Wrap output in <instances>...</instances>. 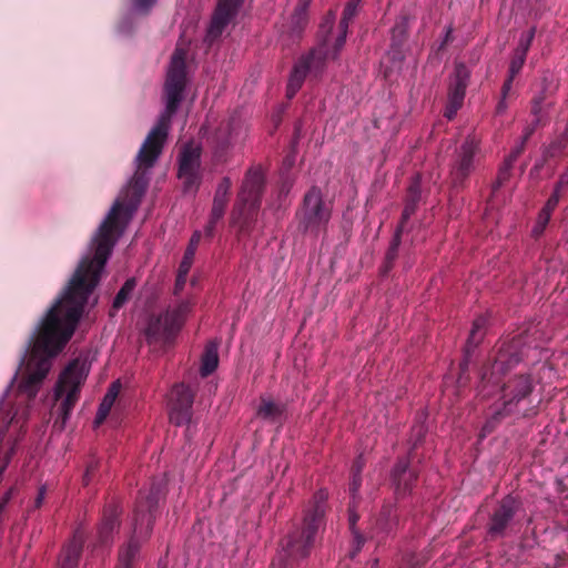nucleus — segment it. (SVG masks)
<instances>
[{
	"instance_id": "obj_33",
	"label": "nucleus",
	"mask_w": 568,
	"mask_h": 568,
	"mask_svg": "<svg viewBox=\"0 0 568 568\" xmlns=\"http://www.w3.org/2000/svg\"><path fill=\"white\" fill-rule=\"evenodd\" d=\"M156 0H134V9L140 12H148Z\"/></svg>"
},
{
	"instance_id": "obj_21",
	"label": "nucleus",
	"mask_w": 568,
	"mask_h": 568,
	"mask_svg": "<svg viewBox=\"0 0 568 568\" xmlns=\"http://www.w3.org/2000/svg\"><path fill=\"white\" fill-rule=\"evenodd\" d=\"M120 389H121L120 382L116 381L111 384V386L109 387L106 394L104 395V397L99 406V409H98V413H97V416L94 419L95 426L101 425L105 420L106 416L109 415V413L120 393Z\"/></svg>"
},
{
	"instance_id": "obj_5",
	"label": "nucleus",
	"mask_w": 568,
	"mask_h": 568,
	"mask_svg": "<svg viewBox=\"0 0 568 568\" xmlns=\"http://www.w3.org/2000/svg\"><path fill=\"white\" fill-rule=\"evenodd\" d=\"M190 312V303L182 302L164 314L151 318L145 329L148 341L150 343L158 341L169 342L181 329Z\"/></svg>"
},
{
	"instance_id": "obj_27",
	"label": "nucleus",
	"mask_w": 568,
	"mask_h": 568,
	"mask_svg": "<svg viewBox=\"0 0 568 568\" xmlns=\"http://www.w3.org/2000/svg\"><path fill=\"white\" fill-rule=\"evenodd\" d=\"M348 520H349V526H351L352 532L354 535L355 541L357 544V550H358V549H361V547L364 544V538L355 529V525H356V523L358 520V516L355 513V501L354 500L352 501V504H351V506L348 508Z\"/></svg>"
},
{
	"instance_id": "obj_31",
	"label": "nucleus",
	"mask_w": 568,
	"mask_h": 568,
	"mask_svg": "<svg viewBox=\"0 0 568 568\" xmlns=\"http://www.w3.org/2000/svg\"><path fill=\"white\" fill-rule=\"evenodd\" d=\"M400 232H402V226H399L397 229V231L395 232L394 239H393L389 250L387 252L386 257L388 261H393L396 257V254H397V251H398V247L400 244Z\"/></svg>"
},
{
	"instance_id": "obj_29",
	"label": "nucleus",
	"mask_w": 568,
	"mask_h": 568,
	"mask_svg": "<svg viewBox=\"0 0 568 568\" xmlns=\"http://www.w3.org/2000/svg\"><path fill=\"white\" fill-rule=\"evenodd\" d=\"M535 32L536 29L531 28L526 34H523L519 39L518 47L515 49V52L527 57V52L529 51V48L534 40Z\"/></svg>"
},
{
	"instance_id": "obj_20",
	"label": "nucleus",
	"mask_w": 568,
	"mask_h": 568,
	"mask_svg": "<svg viewBox=\"0 0 568 568\" xmlns=\"http://www.w3.org/2000/svg\"><path fill=\"white\" fill-rule=\"evenodd\" d=\"M231 190V180L229 178L222 179L219 183L212 205V216L214 220H220L225 211V207L229 202V194Z\"/></svg>"
},
{
	"instance_id": "obj_30",
	"label": "nucleus",
	"mask_w": 568,
	"mask_h": 568,
	"mask_svg": "<svg viewBox=\"0 0 568 568\" xmlns=\"http://www.w3.org/2000/svg\"><path fill=\"white\" fill-rule=\"evenodd\" d=\"M526 61V55H523L520 53H517L514 51V55L510 61L509 65V74L510 77L515 78L523 69Z\"/></svg>"
},
{
	"instance_id": "obj_42",
	"label": "nucleus",
	"mask_w": 568,
	"mask_h": 568,
	"mask_svg": "<svg viewBox=\"0 0 568 568\" xmlns=\"http://www.w3.org/2000/svg\"><path fill=\"white\" fill-rule=\"evenodd\" d=\"M493 428L494 426L490 423L485 424L480 430L479 438L484 439L488 434L493 432Z\"/></svg>"
},
{
	"instance_id": "obj_6",
	"label": "nucleus",
	"mask_w": 568,
	"mask_h": 568,
	"mask_svg": "<svg viewBox=\"0 0 568 568\" xmlns=\"http://www.w3.org/2000/svg\"><path fill=\"white\" fill-rule=\"evenodd\" d=\"M332 207L323 199L318 187H312L304 196L303 206L298 213L300 224L304 231L318 230L328 223Z\"/></svg>"
},
{
	"instance_id": "obj_44",
	"label": "nucleus",
	"mask_w": 568,
	"mask_h": 568,
	"mask_svg": "<svg viewBox=\"0 0 568 568\" xmlns=\"http://www.w3.org/2000/svg\"><path fill=\"white\" fill-rule=\"evenodd\" d=\"M44 496H45V488L41 487L39 489L38 496L36 498V507H40L42 505Z\"/></svg>"
},
{
	"instance_id": "obj_16",
	"label": "nucleus",
	"mask_w": 568,
	"mask_h": 568,
	"mask_svg": "<svg viewBox=\"0 0 568 568\" xmlns=\"http://www.w3.org/2000/svg\"><path fill=\"white\" fill-rule=\"evenodd\" d=\"M516 513V501L507 496L500 503L499 508L494 513L489 525V534L500 535Z\"/></svg>"
},
{
	"instance_id": "obj_10",
	"label": "nucleus",
	"mask_w": 568,
	"mask_h": 568,
	"mask_svg": "<svg viewBox=\"0 0 568 568\" xmlns=\"http://www.w3.org/2000/svg\"><path fill=\"white\" fill-rule=\"evenodd\" d=\"M470 71L465 63H456L448 88V101L444 115L453 120L462 108L469 82Z\"/></svg>"
},
{
	"instance_id": "obj_7",
	"label": "nucleus",
	"mask_w": 568,
	"mask_h": 568,
	"mask_svg": "<svg viewBox=\"0 0 568 568\" xmlns=\"http://www.w3.org/2000/svg\"><path fill=\"white\" fill-rule=\"evenodd\" d=\"M263 187V170L260 166L251 168L243 180L233 214L236 212L240 215L254 213L260 206Z\"/></svg>"
},
{
	"instance_id": "obj_3",
	"label": "nucleus",
	"mask_w": 568,
	"mask_h": 568,
	"mask_svg": "<svg viewBox=\"0 0 568 568\" xmlns=\"http://www.w3.org/2000/svg\"><path fill=\"white\" fill-rule=\"evenodd\" d=\"M90 372L85 359L75 358L61 372L55 385L54 396L61 399L62 422L65 423L75 403L79 400L81 387Z\"/></svg>"
},
{
	"instance_id": "obj_26",
	"label": "nucleus",
	"mask_w": 568,
	"mask_h": 568,
	"mask_svg": "<svg viewBox=\"0 0 568 568\" xmlns=\"http://www.w3.org/2000/svg\"><path fill=\"white\" fill-rule=\"evenodd\" d=\"M311 4V0H298L294 13L292 16V22L297 27H303L307 21V10Z\"/></svg>"
},
{
	"instance_id": "obj_23",
	"label": "nucleus",
	"mask_w": 568,
	"mask_h": 568,
	"mask_svg": "<svg viewBox=\"0 0 568 568\" xmlns=\"http://www.w3.org/2000/svg\"><path fill=\"white\" fill-rule=\"evenodd\" d=\"M81 552V540L73 539L59 557V568H77Z\"/></svg>"
},
{
	"instance_id": "obj_45",
	"label": "nucleus",
	"mask_w": 568,
	"mask_h": 568,
	"mask_svg": "<svg viewBox=\"0 0 568 568\" xmlns=\"http://www.w3.org/2000/svg\"><path fill=\"white\" fill-rule=\"evenodd\" d=\"M506 109H507L506 99H504V97H501L500 101L498 102V104L496 106V112L501 114L506 111Z\"/></svg>"
},
{
	"instance_id": "obj_14",
	"label": "nucleus",
	"mask_w": 568,
	"mask_h": 568,
	"mask_svg": "<svg viewBox=\"0 0 568 568\" xmlns=\"http://www.w3.org/2000/svg\"><path fill=\"white\" fill-rule=\"evenodd\" d=\"M120 514V506L115 503L104 507L102 519L98 527V538L101 545H108L112 541L114 532L119 528Z\"/></svg>"
},
{
	"instance_id": "obj_41",
	"label": "nucleus",
	"mask_w": 568,
	"mask_h": 568,
	"mask_svg": "<svg viewBox=\"0 0 568 568\" xmlns=\"http://www.w3.org/2000/svg\"><path fill=\"white\" fill-rule=\"evenodd\" d=\"M219 220H214L213 216L211 215V219L207 223V225L205 226V233L207 236H212L213 234V231H214V227H215V224Z\"/></svg>"
},
{
	"instance_id": "obj_47",
	"label": "nucleus",
	"mask_w": 568,
	"mask_h": 568,
	"mask_svg": "<svg viewBox=\"0 0 568 568\" xmlns=\"http://www.w3.org/2000/svg\"><path fill=\"white\" fill-rule=\"evenodd\" d=\"M520 151H521V148H520V149H518V150H516V152H514V153L509 156V159H508V161H507V166H510V165H511V163L516 160V158H517V155L520 153Z\"/></svg>"
},
{
	"instance_id": "obj_13",
	"label": "nucleus",
	"mask_w": 568,
	"mask_h": 568,
	"mask_svg": "<svg viewBox=\"0 0 568 568\" xmlns=\"http://www.w3.org/2000/svg\"><path fill=\"white\" fill-rule=\"evenodd\" d=\"M359 2L361 0H348L343 11L337 36L333 37L332 34H327L324 38V40H328L333 57H338L345 44L349 22L356 16Z\"/></svg>"
},
{
	"instance_id": "obj_22",
	"label": "nucleus",
	"mask_w": 568,
	"mask_h": 568,
	"mask_svg": "<svg viewBox=\"0 0 568 568\" xmlns=\"http://www.w3.org/2000/svg\"><path fill=\"white\" fill-rule=\"evenodd\" d=\"M219 365V352L216 343H209L205 346L204 353L201 358L200 374L206 377L212 374Z\"/></svg>"
},
{
	"instance_id": "obj_19",
	"label": "nucleus",
	"mask_w": 568,
	"mask_h": 568,
	"mask_svg": "<svg viewBox=\"0 0 568 568\" xmlns=\"http://www.w3.org/2000/svg\"><path fill=\"white\" fill-rule=\"evenodd\" d=\"M285 413V405L273 400L271 397L262 396L256 408V417L270 423L281 422Z\"/></svg>"
},
{
	"instance_id": "obj_34",
	"label": "nucleus",
	"mask_w": 568,
	"mask_h": 568,
	"mask_svg": "<svg viewBox=\"0 0 568 568\" xmlns=\"http://www.w3.org/2000/svg\"><path fill=\"white\" fill-rule=\"evenodd\" d=\"M559 199H560V193H558V190H554L552 194L546 202L544 209L552 212L556 209V206L558 205Z\"/></svg>"
},
{
	"instance_id": "obj_46",
	"label": "nucleus",
	"mask_w": 568,
	"mask_h": 568,
	"mask_svg": "<svg viewBox=\"0 0 568 568\" xmlns=\"http://www.w3.org/2000/svg\"><path fill=\"white\" fill-rule=\"evenodd\" d=\"M481 326L480 320H477L474 322L473 329L470 332V339H474L476 337L477 329Z\"/></svg>"
},
{
	"instance_id": "obj_48",
	"label": "nucleus",
	"mask_w": 568,
	"mask_h": 568,
	"mask_svg": "<svg viewBox=\"0 0 568 568\" xmlns=\"http://www.w3.org/2000/svg\"><path fill=\"white\" fill-rule=\"evenodd\" d=\"M452 32H453V28L448 27L446 30V34H445V42H448L450 40Z\"/></svg>"
},
{
	"instance_id": "obj_32",
	"label": "nucleus",
	"mask_w": 568,
	"mask_h": 568,
	"mask_svg": "<svg viewBox=\"0 0 568 568\" xmlns=\"http://www.w3.org/2000/svg\"><path fill=\"white\" fill-rule=\"evenodd\" d=\"M195 253H192L191 251H185L182 262L179 266V271H182L183 273H189L191 270V266L194 261Z\"/></svg>"
},
{
	"instance_id": "obj_39",
	"label": "nucleus",
	"mask_w": 568,
	"mask_h": 568,
	"mask_svg": "<svg viewBox=\"0 0 568 568\" xmlns=\"http://www.w3.org/2000/svg\"><path fill=\"white\" fill-rule=\"evenodd\" d=\"M567 185H568V173H567V174H562V175L559 178V180H558V182H557V184H556V186H555V190H558V193H560V191H561L565 186H567Z\"/></svg>"
},
{
	"instance_id": "obj_28",
	"label": "nucleus",
	"mask_w": 568,
	"mask_h": 568,
	"mask_svg": "<svg viewBox=\"0 0 568 568\" xmlns=\"http://www.w3.org/2000/svg\"><path fill=\"white\" fill-rule=\"evenodd\" d=\"M363 466H364V464H363L362 460H357L356 462V465H355L356 469H355V471L353 474V478H352V480L349 483V493H351L352 499L354 501H355V498H356L357 493H358L359 487H361L362 479H361V475L359 474H361V471L363 469Z\"/></svg>"
},
{
	"instance_id": "obj_4",
	"label": "nucleus",
	"mask_w": 568,
	"mask_h": 568,
	"mask_svg": "<svg viewBox=\"0 0 568 568\" xmlns=\"http://www.w3.org/2000/svg\"><path fill=\"white\" fill-rule=\"evenodd\" d=\"M337 57L332 55V49L328 40H323L308 54L301 57L291 71L286 87V97L292 99L302 88L308 73L315 77L320 75L328 61L336 60Z\"/></svg>"
},
{
	"instance_id": "obj_1",
	"label": "nucleus",
	"mask_w": 568,
	"mask_h": 568,
	"mask_svg": "<svg viewBox=\"0 0 568 568\" xmlns=\"http://www.w3.org/2000/svg\"><path fill=\"white\" fill-rule=\"evenodd\" d=\"M327 497L323 489L314 494L305 509L302 528L292 531L282 545L288 558L298 560L308 556L325 515Z\"/></svg>"
},
{
	"instance_id": "obj_25",
	"label": "nucleus",
	"mask_w": 568,
	"mask_h": 568,
	"mask_svg": "<svg viewBox=\"0 0 568 568\" xmlns=\"http://www.w3.org/2000/svg\"><path fill=\"white\" fill-rule=\"evenodd\" d=\"M135 285L136 283L134 278H129L125 281L123 286L114 297L113 308L119 310L124 305V303L130 298L132 292L134 291Z\"/></svg>"
},
{
	"instance_id": "obj_35",
	"label": "nucleus",
	"mask_w": 568,
	"mask_h": 568,
	"mask_svg": "<svg viewBox=\"0 0 568 568\" xmlns=\"http://www.w3.org/2000/svg\"><path fill=\"white\" fill-rule=\"evenodd\" d=\"M551 211H547L546 209H542L539 213L537 224L540 227V231L547 225V223L550 220Z\"/></svg>"
},
{
	"instance_id": "obj_24",
	"label": "nucleus",
	"mask_w": 568,
	"mask_h": 568,
	"mask_svg": "<svg viewBox=\"0 0 568 568\" xmlns=\"http://www.w3.org/2000/svg\"><path fill=\"white\" fill-rule=\"evenodd\" d=\"M408 196H409V200L406 203V205L403 210V214H402L403 223L406 222L415 212V205L419 199V180H418V178H416L414 180V182L410 184V186L408 189Z\"/></svg>"
},
{
	"instance_id": "obj_36",
	"label": "nucleus",
	"mask_w": 568,
	"mask_h": 568,
	"mask_svg": "<svg viewBox=\"0 0 568 568\" xmlns=\"http://www.w3.org/2000/svg\"><path fill=\"white\" fill-rule=\"evenodd\" d=\"M200 240H201V233L199 231L194 232L190 239V243L185 251H191L192 253H195L197 250Z\"/></svg>"
},
{
	"instance_id": "obj_38",
	"label": "nucleus",
	"mask_w": 568,
	"mask_h": 568,
	"mask_svg": "<svg viewBox=\"0 0 568 568\" xmlns=\"http://www.w3.org/2000/svg\"><path fill=\"white\" fill-rule=\"evenodd\" d=\"M189 273H183L182 271L178 272L176 281H175V288L182 290L186 282V276Z\"/></svg>"
},
{
	"instance_id": "obj_8",
	"label": "nucleus",
	"mask_w": 568,
	"mask_h": 568,
	"mask_svg": "<svg viewBox=\"0 0 568 568\" xmlns=\"http://www.w3.org/2000/svg\"><path fill=\"white\" fill-rule=\"evenodd\" d=\"M201 149L186 144L179 158L178 176L182 181L183 192L194 194L201 184Z\"/></svg>"
},
{
	"instance_id": "obj_17",
	"label": "nucleus",
	"mask_w": 568,
	"mask_h": 568,
	"mask_svg": "<svg viewBox=\"0 0 568 568\" xmlns=\"http://www.w3.org/2000/svg\"><path fill=\"white\" fill-rule=\"evenodd\" d=\"M407 459H399L392 473V479L395 485L396 494L398 495H405L410 491L416 480V475L409 469Z\"/></svg>"
},
{
	"instance_id": "obj_15",
	"label": "nucleus",
	"mask_w": 568,
	"mask_h": 568,
	"mask_svg": "<svg viewBox=\"0 0 568 568\" xmlns=\"http://www.w3.org/2000/svg\"><path fill=\"white\" fill-rule=\"evenodd\" d=\"M518 357L515 355L508 356V351L503 347L499 349L495 362L491 365L490 372L485 369L481 374V381L486 384L498 385L500 376L514 364L518 363Z\"/></svg>"
},
{
	"instance_id": "obj_40",
	"label": "nucleus",
	"mask_w": 568,
	"mask_h": 568,
	"mask_svg": "<svg viewBox=\"0 0 568 568\" xmlns=\"http://www.w3.org/2000/svg\"><path fill=\"white\" fill-rule=\"evenodd\" d=\"M95 468H97V465H95V464H93V463H92V464H90V465L87 467L85 474H84V476H83V481H84V484H85V485H88V484H89V481H90V476H91V474L95 470Z\"/></svg>"
},
{
	"instance_id": "obj_11",
	"label": "nucleus",
	"mask_w": 568,
	"mask_h": 568,
	"mask_svg": "<svg viewBox=\"0 0 568 568\" xmlns=\"http://www.w3.org/2000/svg\"><path fill=\"white\" fill-rule=\"evenodd\" d=\"M480 151V139L475 134H468L456 152L453 165V174L456 180L464 181L475 170L476 156Z\"/></svg>"
},
{
	"instance_id": "obj_2",
	"label": "nucleus",
	"mask_w": 568,
	"mask_h": 568,
	"mask_svg": "<svg viewBox=\"0 0 568 568\" xmlns=\"http://www.w3.org/2000/svg\"><path fill=\"white\" fill-rule=\"evenodd\" d=\"M159 494V488H152L148 495L140 494L133 515V532L129 542L120 549L115 568H133L141 544L151 536Z\"/></svg>"
},
{
	"instance_id": "obj_12",
	"label": "nucleus",
	"mask_w": 568,
	"mask_h": 568,
	"mask_svg": "<svg viewBox=\"0 0 568 568\" xmlns=\"http://www.w3.org/2000/svg\"><path fill=\"white\" fill-rule=\"evenodd\" d=\"M243 0H219L207 29V39L214 41L237 14Z\"/></svg>"
},
{
	"instance_id": "obj_18",
	"label": "nucleus",
	"mask_w": 568,
	"mask_h": 568,
	"mask_svg": "<svg viewBox=\"0 0 568 568\" xmlns=\"http://www.w3.org/2000/svg\"><path fill=\"white\" fill-rule=\"evenodd\" d=\"M532 390V384L529 376H518L508 382L504 387L505 397H510L506 400L505 406H509L513 402H519L528 396Z\"/></svg>"
},
{
	"instance_id": "obj_43",
	"label": "nucleus",
	"mask_w": 568,
	"mask_h": 568,
	"mask_svg": "<svg viewBox=\"0 0 568 568\" xmlns=\"http://www.w3.org/2000/svg\"><path fill=\"white\" fill-rule=\"evenodd\" d=\"M334 19H335V17H334V16H329V17L326 19L325 23H323V24H322V27H321L322 31H327V32H329V31H331V29H332V27H333V24H334Z\"/></svg>"
},
{
	"instance_id": "obj_37",
	"label": "nucleus",
	"mask_w": 568,
	"mask_h": 568,
	"mask_svg": "<svg viewBox=\"0 0 568 568\" xmlns=\"http://www.w3.org/2000/svg\"><path fill=\"white\" fill-rule=\"evenodd\" d=\"M514 79L515 78L508 75L507 79L505 80L501 88V97H504V99H506L508 93L510 92Z\"/></svg>"
},
{
	"instance_id": "obj_9",
	"label": "nucleus",
	"mask_w": 568,
	"mask_h": 568,
	"mask_svg": "<svg viewBox=\"0 0 568 568\" xmlns=\"http://www.w3.org/2000/svg\"><path fill=\"white\" fill-rule=\"evenodd\" d=\"M194 393L185 384H176L169 394L170 420L176 426L187 424L192 417Z\"/></svg>"
}]
</instances>
